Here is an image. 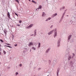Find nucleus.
Returning a JSON list of instances; mask_svg holds the SVG:
<instances>
[{
	"mask_svg": "<svg viewBox=\"0 0 76 76\" xmlns=\"http://www.w3.org/2000/svg\"><path fill=\"white\" fill-rule=\"evenodd\" d=\"M42 7L41 6V5H40L39 6V8H37L36 10H39V9H41V8Z\"/></svg>",
	"mask_w": 76,
	"mask_h": 76,
	"instance_id": "f257e3e1",
	"label": "nucleus"
},
{
	"mask_svg": "<svg viewBox=\"0 0 76 76\" xmlns=\"http://www.w3.org/2000/svg\"><path fill=\"white\" fill-rule=\"evenodd\" d=\"M33 44H34V43H33L32 42H30L29 43V44L28 45V46H29V47H31V45H33Z\"/></svg>",
	"mask_w": 76,
	"mask_h": 76,
	"instance_id": "f03ea898",
	"label": "nucleus"
},
{
	"mask_svg": "<svg viewBox=\"0 0 76 76\" xmlns=\"http://www.w3.org/2000/svg\"><path fill=\"white\" fill-rule=\"evenodd\" d=\"M33 26V24H31L27 27V28H30Z\"/></svg>",
	"mask_w": 76,
	"mask_h": 76,
	"instance_id": "7ed1b4c3",
	"label": "nucleus"
},
{
	"mask_svg": "<svg viewBox=\"0 0 76 76\" xmlns=\"http://www.w3.org/2000/svg\"><path fill=\"white\" fill-rule=\"evenodd\" d=\"M51 31L50 32H49L48 33V35H51L52 34H53V31Z\"/></svg>",
	"mask_w": 76,
	"mask_h": 76,
	"instance_id": "20e7f679",
	"label": "nucleus"
},
{
	"mask_svg": "<svg viewBox=\"0 0 76 76\" xmlns=\"http://www.w3.org/2000/svg\"><path fill=\"white\" fill-rule=\"evenodd\" d=\"M54 32H55V35L56 37L57 36V30H56V29H55V30L54 31Z\"/></svg>",
	"mask_w": 76,
	"mask_h": 76,
	"instance_id": "39448f33",
	"label": "nucleus"
},
{
	"mask_svg": "<svg viewBox=\"0 0 76 76\" xmlns=\"http://www.w3.org/2000/svg\"><path fill=\"white\" fill-rule=\"evenodd\" d=\"M51 19V18H48V19H47L46 20V21H48V20H50V19Z\"/></svg>",
	"mask_w": 76,
	"mask_h": 76,
	"instance_id": "423d86ee",
	"label": "nucleus"
},
{
	"mask_svg": "<svg viewBox=\"0 0 76 76\" xmlns=\"http://www.w3.org/2000/svg\"><path fill=\"white\" fill-rule=\"evenodd\" d=\"M7 16L8 18H10V13L9 12H8Z\"/></svg>",
	"mask_w": 76,
	"mask_h": 76,
	"instance_id": "0eeeda50",
	"label": "nucleus"
},
{
	"mask_svg": "<svg viewBox=\"0 0 76 76\" xmlns=\"http://www.w3.org/2000/svg\"><path fill=\"white\" fill-rule=\"evenodd\" d=\"M32 3H34V4H37L36 2L34 1V0H32Z\"/></svg>",
	"mask_w": 76,
	"mask_h": 76,
	"instance_id": "6e6552de",
	"label": "nucleus"
},
{
	"mask_svg": "<svg viewBox=\"0 0 76 76\" xmlns=\"http://www.w3.org/2000/svg\"><path fill=\"white\" fill-rule=\"evenodd\" d=\"M71 37H72V35H70L68 37V39H70L71 38Z\"/></svg>",
	"mask_w": 76,
	"mask_h": 76,
	"instance_id": "1a4fd4ad",
	"label": "nucleus"
},
{
	"mask_svg": "<svg viewBox=\"0 0 76 76\" xmlns=\"http://www.w3.org/2000/svg\"><path fill=\"white\" fill-rule=\"evenodd\" d=\"M5 46H6V47H9V48H12V47L11 46H7L6 45H5Z\"/></svg>",
	"mask_w": 76,
	"mask_h": 76,
	"instance_id": "9d476101",
	"label": "nucleus"
},
{
	"mask_svg": "<svg viewBox=\"0 0 76 76\" xmlns=\"http://www.w3.org/2000/svg\"><path fill=\"white\" fill-rule=\"evenodd\" d=\"M34 35H36V33H37V31L36 30H35L34 31Z\"/></svg>",
	"mask_w": 76,
	"mask_h": 76,
	"instance_id": "9b49d317",
	"label": "nucleus"
},
{
	"mask_svg": "<svg viewBox=\"0 0 76 76\" xmlns=\"http://www.w3.org/2000/svg\"><path fill=\"white\" fill-rule=\"evenodd\" d=\"M58 72H59V71L58 70V72H57V76H58Z\"/></svg>",
	"mask_w": 76,
	"mask_h": 76,
	"instance_id": "f8f14e48",
	"label": "nucleus"
},
{
	"mask_svg": "<svg viewBox=\"0 0 76 76\" xmlns=\"http://www.w3.org/2000/svg\"><path fill=\"white\" fill-rule=\"evenodd\" d=\"M44 14H45V12H43L42 14V16H44Z\"/></svg>",
	"mask_w": 76,
	"mask_h": 76,
	"instance_id": "ddd939ff",
	"label": "nucleus"
},
{
	"mask_svg": "<svg viewBox=\"0 0 76 76\" xmlns=\"http://www.w3.org/2000/svg\"><path fill=\"white\" fill-rule=\"evenodd\" d=\"M70 59H71V57H70V56H69L68 57V60H70Z\"/></svg>",
	"mask_w": 76,
	"mask_h": 76,
	"instance_id": "4468645a",
	"label": "nucleus"
},
{
	"mask_svg": "<svg viewBox=\"0 0 76 76\" xmlns=\"http://www.w3.org/2000/svg\"><path fill=\"white\" fill-rule=\"evenodd\" d=\"M56 15H57V13H56L55 14L53 15L54 16H56Z\"/></svg>",
	"mask_w": 76,
	"mask_h": 76,
	"instance_id": "2eb2a0df",
	"label": "nucleus"
},
{
	"mask_svg": "<svg viewBox=\"0 0 76 76\" xmlns=\"http://www.w3.org/2000/svg\"><path fill=\"white\" fill-rule=\"evenodd\" d=\"M32 49H33V50H35V48L34 47H33Z\"/></svg>",
	"mask_w": 76,
	"mask_h": 76,
	"instance_id": "dca6fc26",
	"label": "nucleus"
},
{
	"mask_svg": "<svg viewBox=\"0 0 76 76\" xmlns=\"http://www.w3.org/2000/svg\"><path fill=\"white\" fill-rule=\"evenodd\" d=\"M0 41L1 42H3V41L2 40V39H0Z\"/></svg>",
	"mask_w": 76,
	"mask_h": 76,
	"instance_id": "f3484780",
	"label": "nucleus"
},
{
	"mask_svg": "<svg viewBox=\"0 0 76 76\" xmlns=\"http://www.w3.org/2000/svg\"><path fill=\"white\" fill-rule=\"evenodd\" d=\"M6 44L8 45H10V44L8 43H6Z\"/></svg>",
	"mask_w": 76,
	"mask_h": 76,
	"instance_id": "a211bd4d",
	"label": "nucleus"
},
{
	"mask_svg": "<svg viewBox=\"0 0 76 76\" xmlns=\"http://www.w3.org/2000/svg\"><path fill=\"white\" fill-rule=\"evenodd\" d=\"M70 64H71V65H72V64H73V62H71L70 63Z\"/></svg>",
	"mask_w": 76,
	"mask_h": 76,
	"instance_id": "6ab92c4d",
	"label": "nucleus"
},
{
	"mask_svg": "<svg viewBox=\"0 0 76 76\" xmlns=\"http://www.w3.org/2000/svg\"><path fill=\"white\" fill-rule=\"evenodd\" d=\"M16 1H17V2L18 3H19V1H18V0H16Z\"/></svg>",
	"mask_w": 76,
	"mask_h": 76,
	"instance_id": "aec40b11",
	"label": "nucleus"
},
{
	"mask_svg": "<svg viewBox=\"0 0 76 76\" xmlns=\"http://www.w3.org/2000/svg\"><path fill=\"white\" fill-rule=\"evenodd\" d=\"M48 50H49V49H48V50H47L46 51V53H48Z\"/></svg>",
	"mask_w": 76,
	"mask_h": 76,
	"instance_id": "412c9836",
	"label": "nucleus"
},
{
	"mask_svg": "<svg viewBox=\"0 0 76 76\" xmlns=\"http://www.w3.org/2000/svg\"><path fill=\"white\" fill-rule=\"evenodd\" d=\"M3 52H4V54H6V52L5 51H4Z\"/></svg>",
	"mask_w": 76,
	"mask_h": 76,
	"instance_id": "4be33fe9",
	"label": "nucleus"
},
{
	"mask_svg": "<svg viewBox=\"0 0 76 76\" xmlns=\"http://www.w3.org/2000/svg\"><path fill=\"white\" fill-rule=\"evenodd\" d=\"M19 23H22V20H20L19 21Z\"/></svg>",
	"mask_w": 76,
	"mask_h": 76,
	"instance_id": "5701e85b",
	"label": "nucleus"
},
{
	"mask_svg": "<svg viewBox=\"0 0 76 76\" xmlns=\"http://www.w3.org/2000/svg\"><path fill=\"white\" fill-rule=\"evenodd\" d=\"M15 15H16L17 16H18V14L16 13H15Z\"/></svg>",
	"mask_w": 76,
	"mask_h": 76,
	"instance_id": "b1692460",
	"label": "nucleus"
},
{
	"mask_svg": "<svg viewBox=\"0 0 76 76\" xmlns=\"http://www.w3.org/2000/svg\"><path fill=\"white\" fill-rule=\"evenodd\" d=\"M41 68H39L38 69V70H41Z\"/></svg>",
	"mask_w": 76,
	"mask_h": 76,
	"instance_id": "393cba45",
	"label": "nucleus"
},
{
	"mask_svg": "<svg viewBox=\"0 0 76 76\" xmlns=\"http://www.w3.org/2000/svg\"><path fill=\"white\" fill-rule=\"evenodd\" d=\"M19 66L20 67H21V66H22V64H20Z\"/></svg>",
	"mask_w": 76,
	"mask_h": 76,
	"instance_id": "a878e982",
	"label": "nucleus"
},
{
	"mask_svg": "<svg viewBox=\"0 0 76 76\" xmlns=\"http://www.w3.org/2000/svg\"><path fill=\"white\" fill-rule=\"evenodd\" d=\"M30 36H34V34H31V35H30Z\"/></svg>",
	"mask_w": 76,
	"mask_h": 76,
	"instance_id": "bb28decb",
	"label": "nucleus"
},
{
	"mask_svg": "<svg viewBox=\"0 0 76 76\" xmlns=\"http://www.w3.org/2000/svg\"><path fill=\"white\" fill-rule=\"evenodd\" d=\"M17 26H20V25H17Z\"/></svg>",
	"mask_w": 76,
	"mask_h": 76,
	"instance_id": "cd10ccee",
	"label": "nucleus"
},
{
	"mask_svg": "<svg viewBox=\"0 0 76 76\" xmlns=\"http://www.w3.org/2000/svg\"><path fill=\"white\" fill-rule=\"evenodd\" d=\"M53 26H51V27H50L51 28H53Z\"/></svg>",
	"mask_w": 76,
	"mask_h": 76,
	"instance_id": "c85d7f7f",
	"label": "nucleus"
},
{
	"mask_svg": "<svg viewBox=\"0 0 76 76\" xmlns=\"http://www.w3.org/2000/svg\"><path fill=\"white\" fill-rule=\"evenodd\" d=\"M4 33H5V34H6V31H4Z\"/></svg>",
	"mask_w": 76,
	"mask_h": 76,
	"instance_id": "c756f323",
	"label": "nucleus"
},
{
	"mask_svg": "<svg viewBox=\"0 0 76 76\" xmlns=\"http://www.w3.org/2000/svg\"><path fill=\"white\" fill-rule=\"evenodd\" d=\"M15 47H16V46H17V44L15 45Z\"/></svg>",
	"mask_w": 76,
	"mask_h": 76,
	"instance_id": "7c9ffc66",
	"label": "nucleus"
},
{
	"mask_svg": "<svg viewBox=\"0 0 76 76\" xmlns=\"http://www.w3.org/2000/svg\"><path fill=\"white\" fill-rule=\"evenodd\" d=\"M1 50V48H0V51Z\"/></svg>",
	"mask_w": 76,
	"mask_h": 76,
	"instance_id": "2f4dec72",
	"label": "nucleus"
},
{
	"mask_svg": "<svg viewBox=\"0 0 76 76\" xmlns=\"http://www.w3.org/2000/svg\"><path fill=\"white\" fill-rule=\"evenodd\" d=\"M62 9H64V7L62 8Z\"/></svg>",
	"mask_w": 76,
	"mask_h": 76,
	"instance_id": "473e14b6",
	"label": "nucleus"
},
{
	"mask_svg": "<svg viewBox=\"0 0 76 76\" xmlns=\"http://www.w3.org/2000/svg\"><path fill=\"white\" fill-rule=\"evenodd\" d=\"M16 75H18V72H17L16 73Z\"/></svg>",
	"mask_w": 76,
	"mask_h": 76,
	"instance_id": "72a5a7b5",
	"label": "nucleus"
},
{
	"mask_svg": "<svg viewBox=\"0 0 76 76\" xmlns=\"http://www.w3.org/2000/svg\"><path fill=\"white\" fill-rule=\"evenodd\" d=\"M39 45H41V43H39Z\"/></svg>",
	"mask_w": 76,
	"mask_h": 76,
	"instance_id": "f704fd0d",
	"label": "nucleus"
},
{
	"mask_svg": "<svg viewBox=\"0 0 76 76\" xmlns=\"http://www.w3.org/2000/svg\"><path fill=\"white\" fill-rule=\"evenodd\" d=\"M39 47H40V45H39Z\"/></svg>",
	"mask_w": 76,
	"mask_h": 76,
	"instance_id": "c9c22d12",
	"label": "nucleus"
},
{
	"mask_svg": "<svg viewBox=\"0 0 76 76\" xmlns=\"http://www.w3.org/2000/svg\"><path fill=\"white\" fill-rule=\"evenodd\" d=\"M1 44L0 43V47H1Z\"/></svg>",
	"mask_w": 76,
	"mask_h": 76,
	"instance_id": "e433bc0d",
	"label": "nucleus"
},
{
	"mask_svg": "<svg viewBox=\"0 0 76 76\" xmlns=\"http://www.w3.org/2000/svg\"><path fill=\"white\" fill-rule=\"evenodd\" d=\"M1 54V52H0V55Z\"/></svg>",
	"mask_w": 76,
	"mask_h": 76,
	"instance_id": "4c0bfd02",
	"label": "nucleus"
},
{
	"mask_svg": "<svg viewBox=\"0 0 76 76\" xmlns=\"http://www.w3.org/2000/svg\"><path fill=\"white\" fill-rule=\"evenodd\" d=\"M73 55L74 56V55H75L74 54H73Z\"/></svg>",
	"mask_w": 76,
	"mask_h": 76,
	"instance_id": "58836bf2",
	"label": "nucleus"
},
{
	"mask_svg": "<svg viewBox=\"0 0 76 76\" xmlns=\"http://www.w3.org/2000/svg\"><path fill=\"white\" fill-rule=\"evenodd\" d=\"M29 1H30V0H29Z\"/></svg>",
	"mask_w": 76,
	"mask_h": 76,
	"instance_id": "ea45409f",
	"label": "nucleus"
},
{
	"mask_svg": "<svg viewBox=\"0 0 76 76\" xmlns=\"http://www.w3.org/2000/svg\"><path fill=\"white\" fill-rule=\"evenodd\" d=\"M31 50H30V52H31Z\"/></svg>",
	"mask_w": 76,
	"mask_h": 76,
	"instance_id": "a19ab883",
	"label": "nucleus"
},
{
	"mask_svg": "<svg viewBox=\"0 0 76 76\" xmlns=\"http://www.w3.org/2000/svg\"><path fill=\"white\" fill-rule=\"evenodd\" d=\"M47 0V1H48V0Z\"/></svg>",
	"mask_w": 76,
	"mask_h": 76,
	"instance_id": "79ce46f5",
	"label": "nucleus"
}]
</instances>
